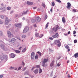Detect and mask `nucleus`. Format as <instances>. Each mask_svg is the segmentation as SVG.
<instances>
[{"label":"nucleus","instance_id":"nucleus-1","mask_svg":"<svg viewBox=\"0 0 78 78\" xmlns=\"http://www.w3.org/2000/svg\"><path fill=\"white\" fill-rule=\"evenodd\" d=\"M7 34L8 37L10 38H11L13 36V34H11V32L9 31H7Z\"/></svg>","mask_w":78,"mask_h":78},{"label":"nucleus","instance_id":"nucleus-2","mask_svg":"<svg viewBox=\"0 0 78 78\" xmlns=\"http://www.w3.org/2000/svg\"><path fill=\"white\" fill-rule=\"evenodd\" d=\"M55 44L58 45V47L61 46V42L59 40H56L55 41Z\"/></svg>","mask_w":78,"mask_h":78},{"label":"nucleus","instance_id":"nucleus-3","mask_svg":"<svg viewBox=\"0 0 78 78\" xmlns=\"http://www.w3.org/2000/svg\"><path fill=\"white\" fill-rule=\"evenodd\" d=\"M29 30V27L26 26L24 28L23 30V32L24 33H26Z\"/></svg>","mask_w":78,"mask_h":78},{"label":"nucleus","instance_id":"nucleus-4","mask_svg":"<svg viewBox=\"0 0 78 78\" xmlns=\"http://www.w3.org/2000/svg\"><path fill=\"white\" fill-rule=\"evenodd\" d=\"M16 41V39L15 38H13L11 39V41H9V42L11 43V44H13Z\"/></svg>","mask_w":78,"mask_h":78},{"label":"nucleus","instance_id":"nucleus-5","mask_svg":"<svg viewBox=\"0 0 78 78\" xmlns=\"http://www.w3.org/2000/svg\"><path fill=\"white\" fill-rule=\"evenodd\" d=\"M9 23V19L7 17H6L5 18V25H7Z\"/></svg>","mask_w":78,"mask_h":78},{"label":"nucleus","instance_id":"nucleus-6","mask_svg":"<svg viewBox=\"0 0 78 78\" xmlns=\"http://www.w3.org/2000/svg\"><path fill=\"white\" fill-rule=\"evenodd\" d=\"M48 59L44 58L42 60V62L43 64H45L48 62Z\"/></svg>","mask_w":78,"mask_h":78},{"label":"nucleus","instance_id":"nucleus-7","mask_svg":"<svg viewBox=\"0 0 78 78\" xmlns=\"http://www.w3.org/2000/svg\"><path fill=\"white\" fill-rule=\"evenodd\" d=\"M71 6V4L70 2H68L67 3V6H66V8H68L69 9H70V7Z\"/></svg>","mask_w":78,"mask_h":78},{"label":"nucleus","instance_id":"nucleus-8","mask_svg":"<svg viewBox=\"0 0 78 78\" xmlns=\"http://www.w3.org/2000/svg\"><path fill=\"white\" fill-rule=\"evenodd\" d=\"M58 36H59V34H58L56 33L52 35V37L54 38H55L57 37Z\"/></svg>","mask_w":78,"mask_h":78},{"label":"nucleus","instance_id":"nucleus-9","mask_svg":"<svg viewBox=\"0 0 78 78\" xmlns=\"http://www.w3.org/2000/svg\"><path fill=\"white\" fill-rule=\"evenodd\" d=\"M22 26V24L21 23H19L16 24L15 26L16 27H21Z\"/></svg>","mask_w":78,"mask_h":78},{"label":"nucleus","instance_id":"nucleus-10","mask_svg":"<svg viewBox=\"0 0 78 78\" xmlns=\"http://www.w3.org/2000/svg\"><path fill=\"white\" fill-rule=\"evenodd\" d=\"M0 59L1 60H3L4 59V55L3 54L0 55Z\"/></svg>","mask_w":78,"mask_h":78},{"label":"nucleus","instance_id":"nucleus-11","mask_svg":"<svg viewBox=\"0 0 78 78\" xmlns=\"http://www.w3.org/2000/svg\"><path fill=\"white\" fill-rule=\"evenodd\" d=\"M0 9L2 11H5L6 8L5 7H1L0 8Z\"/></svg>","mask_w":78,"mask_h":78},{"label":"nucleus","instance_id":"nucleus-12","mask_svg":"<svg viewBox=\"0 0 78 78\" xmlns=\"http://www.w3.org/2000/svg\"><path fill=\"white\" fill-rule=\"evenodd\" d=\"M33 72L34 73L37 74V73H38L39 69H35V70H34Z\"/></svg>","mask_w":78,"mask_h":78},{"label":"nucleus","instance_id":"nucleus-13","mask_svg":"<svg viewBox=\"0 0 78 78\" xmlns=\"http://www.w3.org/2000/svg\"><path fill=\"white\" fill-rule=\"evenodd\" d=\"M35 19L37 20L38 22L40 21L41 20V19L39 17H36L35 18Z\"/></svg>","mask_w":78,"mask_h":78},{"label":"nucleus","instance_id":"nucleus-14","mask_svg":"<svg viewBox=\"0 0 78 78\" xmlns=\"http://www.w3.org/2000/svg\"><path fill=\"white\" fill-rule=\"evenodd\" d=\"M27 3L28 5H32L33 4V2H29V1H27Z\"/></svg>","mask_w":78,"mask_h":78},{"label":"nucleus","instance_id":"nucleus-15","mask_svg":"<svg viewBox=\"0 0 78 78\" xmlns=\"http://www.w3.org/2000/svg\"><path fill=\"white\" fill-rule=\"evenodd\" d=\"M55 62V61H52L51 63L50 64V66L51 67H52L54 66Z\"/></svg>","mask_w":78,"mask_h":78},{"label":"nucleus","instance_id":"nucleus-16","mask_svg":"<svg viewBox=\"0 0 78 78\" xmlns=\"http://www.w3.org/2000/svg\"><path fill=\"white\" fill-rule=\"evenodd\" d=\"M0 46L2 49L4 50L5 49V45H3V44H1L0 45Z\"/></svg>","mask_w":78,"mask_h":78},{"label":"nucleus","instance_id":"nucleus-17","mask_svg":"<svg viewBox=\"0 0 78 78\" xmlns=\"http://www.w3.org/2000/svg\"><path fill=\"white\" fill-rule=\"evenodd\" d=\"M57 30V29L55 28V27H53V28L52 29V31H54V32L55 33L56 32V31H57V30Z\"/></svg>","mask_w":78,"mask_h":78},{"label":"nucleus","instance_id":"nucleus-18","mask_svg":"<svg viewBox=\"0 0 78 78\" xmlns=\"http://www.w3.org/2000/svg\"><path fill=\"white\" fill-rule=\"evenodd\" d=\"M62 21L63 23H66V19H65V18H64V17H63L62 18Z\"/></svg>","mask_w":78,"mask_h":78},{"label":"nucleus","instance_id":"nucleus-19","mask_svg":"<svg viewBox=\"0 0 78 78\" xmlns=\"http://www.w3.org/2000/svg\"><path fill=\"white\" fill-rule=\"evenodd\" d=\"M74 56L76 58H77V57L78 56V53H76L74 55Z\"/></svg>","mask_w":78,"mask_h":78},{"label":"nucleus","instance_id":"nucleus-20","mask_svg":"<svg viewBox=\"0 0 78 78\" xmlns=\"http://www.w3.org/2000/svg\"><path fill=\"white\" fill-rule=\"evenodd\" d=\"M11 56L12 58H14L15 57V55L14 54H11Z\"/></svg>","mask_w":78,"mask_h":78},{"label":"nucleus","instance_id":"nucleus-21","mask_svg":"<svg viewBox=\"0 0 78 78\" xmlns=\"http://www.w3.org/2000/svg\"><path fill=\"white\" fill-rule=\"evenodd\" d=\"M15 52L17 53H19L20 52V51L17 50H15Z\"/></svg>","mask_w":78,"mask_h":78},{"label":"nucleus","instance_id":"nucleus-22","mask_svg":"<svg viewBox=\"0 0 78 78\" xmlns=\"http://www.w3.org/2000/svg\"><path fill=\"white\" fill-rule=\"evenodd\" d=\"M35 58L37 60L38 58V56L37 55H36L35 57Z\"/></svg>","mask_w":78,"mask_h":78},{"label":"nucleus","instance_id":"nucleus-23","mask_svg":"<svg viewBox=\"0 0 78 78\" xmlns=\"http://www.w3.org/2000/svg\"><path fill=\"white\" fill-rule=\"evenodd\" d=\"M27 11H26V12H23L22 13V15H26L27 14Z\"/></svg>","mask_w":78,"mask_h":78},{"label":"nucleus","instance_id":"nucleus-24","mask_svg":"<svg viewBox=\"0 0 78 78\" xmlns=\"http://www.w3.org/2000/svg\"><path fill=\"white\" fill-rule=\"evenodd\" d=\"M8 58V56L7 55H4V58L5 60L7 59Z\"/></svg>","mask_w":78,"mask_h":78},{"label":"nucleus","instance_id":"nucleus-25","mask_svg":"<svg viewBox=\"0 0 78 78\" xmlns=\"http://www.w3.org/2000/svg\"><path fill=\"white\" fill-rule=\"evenodd\" d=\"M35 36L36 37H38L39 36V34L38 33H36L35 34Z\"/></svg>","mask_w":78,"mask_h":78},{"label":"nucleus","instance_id":"nucleus-26","mask_svg":"<svg viewBox=\"0 0 78 78\" xmlns=\"http://www.w3.org/2000/svg\"><path fill=\"white\" fill-rule=\"evenodd\" d=\"M37 53L40 56L42 55V53L40 52V51H38L37 52Z\"/></svg>","mask_w":78,"mask_h":78},{"label":"nucleus","instance_id":"nucleus-27","mask_svg":"<svg viewBox=\"0 0 78 78\" xmlns=\"http://www.w3.org/2000/svg\"><path fill=\"white\" fill-rule=\"evenodd\" d=\"M35 53L34 52H32L31 54V56H35Z\"/></svg>","mask_w":78,"mask_h":78},{"label":"nucleus","instance_id":"nucleus-28","mask_svg":"<svg viewBox=\"0 0 78 78\" xmlns=\"http://www.w3.org/2000/svg\"><path fill=\"white\" fill-rule=\"evenodd\" d=\"M51 5L52 6H54L55 5V2H52Z\"/></svg>","mask_w":78,"mask_h":78},{"label":"nucleus","instance_id":"nucleus-29","mask_svg":"<svg viewBox=\"0 0 78 78\" xmlns=\"http://www.w3.org/2000/svg\"><path fill=\"white\" fill-rule=\"evenodd\" d=\"M11 9V7H8L7 8V9L8 10H10Z\"/></svg>","mask_w":78,"mask_h":78},{"label":"nucleus","instance_id":"nucleus-30","mask_svg":"<svg viewBox=\"0 0 78 78\" xmlns=\"http://www.w3.org/2000/svg\"><path fill=\"white\" fill-rule=\"evenodd\" d=\"M31 22L33 23H34L36 22L35 20H32Z\"/></svg>","mask_w":78,"mask_h":78},{"label":"nucleus","instance_id":"nucleus-31","mask_svg":"<svg viewBox=\"0 0 78 78\" xmlns=\"http://www.w3.org/2000/svg\"><path fill=\"white\" fill-rule=\"evenodd\" d=\"M31 58L32 59H34V56H32L31 55Z\"/></svg>","mask_w":78,"mask_h":78},{"label":"nucleus","instance_id":"nucleus-32","mask_svg":"<svg viewBox=\"0 0 78 78\" xmlns=\"http://www.w3.org/2000/svg\"><path fill=\"white\" fill-rule=\"evenodd\" d=\"M42 6H43L44 8L46 6V5L45 4H44V3H42Z\"/></svg>","mask_w":78,"mask_h":78},{"label":"nucleus","instance_id":"nucleus-33","mask_svg":"<svg viewBox=\"0 0 78 78\" xmlns=\"http://www.w3.org/2000/svg\"><path fill=\"white\" fill-rule=\"evenodd\" d=\"M56 27L55 28L58 30V29H59V26H58V25H56Z\"/></svg>","mask_w":78,"mask_h":78},{"label":"nucleus","instance_id":"nucleus-34","mask_svg":"<svg viewBox=\"0 0 78 78\" xmlns=\"http://www.w3.org/2000/svg\"><path fill=\"white\" fill-rule=\"evenodd\" d=\"M0 17L2 18V19H4V16L3 15H1L0 16Z\"/></svg>","mask_w":78,"mask_h":78},{"label":"nucleus","instance_id":"nucleus-35","mask_svg":"<svg viewBox=\"0 0 78 78\" xmlns=\"http://www.w3.org/2000/svg\"><path fill=\"white\" fill-rule=\"evenodd\" d=\"M26 49L25 48H24L22 50V52H24L26 51Z\"/></svg>","mask_w":78,"mask_h":78},{"label":"nucleus","instance_id":"nucleus-36","mask_svg":"<svg viewBox=\"0 0 78 78\" xmlns=\"http://www.w3.org/2000/svg\"><path fill=\"white\" fill-rule=\"evenodd\" d=\"M26 37V36L25 35H23L22 36V38H24Z\"/></svg>","mask_w":78,"mask_h":78},{"label":"nucleus","instance_id":"nucleus-37","mask_svg":"<svg viewBox=\"0 0 78 78\" xmlns=\"http://www.w3.org/2000/svg\"><path fill=\"white\" fill-rule=\"evenodd\" d=\"M42 69H41L40 68V69H39V73H41L42 72Z\"/></svg>","mask_w":78,"mask_h":78},{"label":"nucleus","instance_id":"nucleus-38","mask_svg":"<svg viewBox=\"0 0 78 78\" xmlns=\"http://www.w3.org/2000/svg\"><path fill=\"white\" fill-rule=\"evenodd\" d=\"M3 35V32L0 31V36H2Z\"/></svg>","mask_w":78,"mask_h":78},{"label":"nucleus","instance_id":"nucleus-39","mask_svg":"<svg viewBox=\"0 0 78 78\" xmlns=\"http://www.w3.org/2000/svg\"><path fill=\"white\" fill-rule=\"evenodd\" d=\"M55 1L56 2H59L60 3H61V0H55Z\"/></svg>","mask_w":78,"mask_h":78},{"label":"nucleus","instance_id":"nucleus-40","mask_svg":"<svg viewBox=\"0 0 78 78\" xmlns=\"http://www.w3.org/2000/svg\"><path fill=\"white\" fill-rule=\"evenodd\" d=\"M5 44V43H4L3 41H0V44Z\"/></svg>","mask_w":78,"mask_h":78},{"label":"nucleus","instance_id":"nucleus-41","mask_svg":"<svg viewBox=\"0 0 78 78\" xmlns=\"http://www.w3.org/2000/svg\"><path fill=\"white\" fill-rule=\"evenodd\" d=\"M65 48L67 49H69V47L68 45H67L65 47Z\"/></svg>","mask_w":78,"mask_h":78},{"label":"nucleus","instance_id":"nucleus-42","mask_svg":"<svg viewBox=\"0 0 78 78\" xmlns=\"http://www.w3.org/2000/svg\"><path fill=\"white\" fill-rule=\"evenodd\" d=\"M43 34H40L39 37L40 38H41L43 37Z\"/></svg>","mask_w":78,"mask_h":78},{"label":"nucleus","instance_id":"nucleus-43","mask_svg":"<svg viewBox=\"0 0 78 78\" xmlns=\"http://www.w3.org/2000/svg\"><path fill=\"white\" fill-rule=\"evenodd\" d=\"M14 69V68L13 67H12V66H11L10 67L9 69Z\"/></svg>","mask_w":78,"mask_h":78},{"label":"nucleus","instance_id":"nucleus-44","mask_svg":"<svg viewBox=\"0 0 78 78\" xmlns=\"http://www.w3.org/2000/svg\"><path fill=\"white\" fill-rule=\"evenodd\" d=\"M27 69V67H25L24 69H23L22 71H25V70H26V69Z\"/></svg>","mask_w":78,"mask_h":78},{"label":"nucleus","instance_id":"nucleus-45","mask_svg":"<svg viewBox=\"0 0 78 78\" xmlns=\"http://www.w3.org/2000/svg\"><path fill=\"white\" fill-rule=\"evenodd\" d=\"M33 26H34V27H37V25H36V24H34L33 25Z\"/></svg>","mask_w":78,"mask_h":78},{"label":"nucleus","instance_id":"nucleus-46","mask_svg":"<svg viewBox=\"0 0 78 78\" xmlns=\"http://www.w3.org/2000/svg\"><path fill=\"white\" fill-rule=\"evenodd\" d=\"M73 11L74 12H76L75 9H73Z\"/></svg>","mask_w":78,"mask_h":78},{"label":"nucleus","instance_id":"nucleus-47","mask_svg":"<svg viewBox=\"0 0 78 78\" xmlns=\"http://www.w3.org/2000/svg\"><path fill=\"white\" fill-rule=\"evenodd\" d=\"M48 18V16L47 15H46L44 17V19H46Z\"/></svg>","mask_w":78,"mask_h":78},{"label":"nucleus","instance_id":"nucleus-48","mask_svg":"<svg viewBox=\"0 0 78 78\" xmlns=\"http://www.w3.org/2000/svg\"><path fill=\"white\" fill-rule=\"evenodd\" d=\"M74 43H76L77 42V40H74Z\"/></svg>","mask_w":78,"mask_h":78},{"label":"nucleus","instance_id":"nucleus-49","mask_svg":"<svg viewBox=\"0 0 78 78\" xmlns=\"http://www.w3.org/2000/svg\"><path fill=\"white\" fill-rule=\"evenodd\" d=\"M49 39L51 40H52L53 39V38L52 37H50L49 38Z\"/></svg>","mask_w":78,"mask_h":78},{"label":"nucleus","instance_id":"nucleus-50","mask_svg":"<svg viewBox=\"0 0 78 78\" xmlns=\"http://www.w3.org/2000/svg\"><path fill=\"white\" fill-rule=\"evenodd\" d=\"M3 23V22L1 20H0V24H2Z\"/></svg>","mask_w":78,"mask_h":78},{"label":"nucleus","instance_id":"nucleus-51","mask_svg":"<svg viewBox=\"0 0 78 78\" xmlns=\"http://www.w3.org/2000/svg\"><path fill=\"white\" fill-rule=\"evenodd\" d=\"M35 68V67H34L33 68H32L31 69V70L32 71H33V70L34 69V68Z\"/></svg>","mask_w":78,"mask_h":78},{"label":"nucleus","instance_id":"nucleus-52","mask_svg":"<svg viewBox=\"0 0 78 78\" xmlns=\"http://www.w3.org/2000/svg\"><path fill=\"white\" fill-rule=\"evenodd\" d=\"M22 48V47H20L18 49L19 50H21Z\"/></svg>","mask_w":78,"mask_h":78},{"label":"nucleus","instance_id":"nucleus-53","mask_svg":"<svg viewBox=\"0 0 78 78\" xmlns=\"http://www.w3.org/2000/svg\"><path fill=\"white\" fill-rule=\"evenodd\" d=\"M36 67H37V68H39L40 67V66L39 65L36 66Z\"/></svg>","mask_w":78,"mask_h":78},{"label":"nucleus","instance_id":"nucleus-54","mask_svg":"<svg viewBox=\"0 0 78 78\" xmlns=\"http://www.w3.org/2000/svg\"><path fill=\"white\" fill-rule=\"evenodd\" d=\"M75 34H76V31H73V34L74 35H75Z\"/></svg>","mask_w":78,"mask_h":78},{"label":"nucleus","instance_id":"nucleus-55","mask_svg":"<svg viewBox=\"0 0 78 78\" xmlns=\"http://www.w3.org/2000/svg\"><path fill=\"white\" fill-rule=\"evenodd\" d=\"M3 77V76L2 75H0V78H2V77Z\"/></svg>","mask_w":78,"mask_h":78},{"label":"nucleus","instance_id":"nucleus-56","mask_svg":"<svg viewBox=\"0 0 78 78\" xmlns=\"http://www.w3.org/2000/svg\"><path fill=\"white\" fill-rule=\"evenodd\" d=\"M21 68H22V67H19V68H18V70H20V69H21Z\"/></svg>","mask_w":78,"mask_h":78},{"label":"nucleus","instance_id":"nucleus-57","mask_svg":"<svg viewBox=\"0 0 78 78\" xmlns=\"http://www.w3.org/2000/svg\"><path fill=\"white\" fill-rule=\"evenodd\" d=\"M42 66L43 67H45L46 66V65L45 64H43V65H42Z\"/></svg>","mask_w":78,"mask_h":78},{"label":"nucleus","instance_id":"nucleus-58","mask_svg":"<svg viewBox=\"0 0 78 78\" xmlns=\"http://www.w3.org/2000/svg\"><path fill=\"white\" fill-rule=\"evenodd\" d=\"M22 64L23 65V66H24L25 64V63L23 62V61L22 62Z\"/></svg>","mask_w":78,"mask_h":78},{"label":"nucleus","instance_id":"nucleus-59","mask_svg":"<svg viewBox=\"0 0 78 78\" xmlns=\"http://www.w3.org/2000/svg\"><path fill=\"white\" fill-rule=\"evenodd\" d=\"M48 23L47 24L46 26V29L48 27Z\"/></svg>","mask_w":78,"mask_h":78},{"label":"nucleus","instance_id":"nucleus-60","mask_svg":"<svg viewBox=\"0 0 78 78\" xmlns=\"http://www.w3.org/2000/svg\"><path fill=\"white\" fill-rule=\"evenodd\" d=\"M37 8V7H33V9H36Z\"/></svg>","mask_w":78,"mask_h":78},{"label":"nucleus","instance_id":"nucleus-61","mask_svg":"<svg viewBox=\"0 0 78 78\" xmlns=\"http://www.w3.org/2000/svg\"><path fill=\"white\" fill-rule=\"evenodd\" d=\"M53 51V50H51V49L49 50V51L50 52H52Z\"/></svg>","mask_w":78,"mask_h":78},{"label":"nucleus","instance_id":"nucleus-62","mask_svg":"<svg viewBox=\"0 0 78 78\" xmlns=\"http://www.w3.org/2000/svg\"><path fill=\"white\" fill-rule=\"evenodd\" d=\"M52 10H53L52 9H51L50 11L51 12H52Z\"/></svg>","mask_w":78,"mask_h":78},{"label":"nucleus","instance_id":"nucleus-63","mask_svg":"<svg viewBox=\"0 0 78 78\" xmlns=\"http://www.w3.org/2000/svg\"><path fill=\"white\" fill-rule=\"evenodd\" d=\"M60 66V64H59V63H58L57 64V66H58V67L59 66Z\"/></svg>","mask_w":78,"mask_h":78},{"label":"nucleus","instance_id":"nucleus-64","mask_svg":"<svg viewBox=\"0 0 78 78\" xmlns=\"http://www.w3.org/2000/svg\"><path fill=\"white\" fill-rule=\"evenodd\" d=\"M13 12V11H11L10 12V14H12Z\"/></svg>","mask_w":78,"mask_h":78}]
</instances>
